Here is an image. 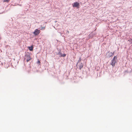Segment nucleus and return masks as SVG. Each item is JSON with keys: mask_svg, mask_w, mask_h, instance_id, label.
Masks as SVG:
<instances>
[{"mask_svg": "<svg viewBox=\"0 0 132 132\" xmlns=\"http://www.w3.org/2000/svg\"><path fill=\"white\" fill-rule=\"evenodd\" d=\"M29 49L30 51H32L33 50V47L32 46H31V47H29Z\"/></svg>", "mask_w": 132, "mask_h": 132, "instance_id": "obj_7", "label": "nucleus"}, {"mask_svg": "<svg viewBox=\"0 0 132 132\" xmlns=\"http://www.w3.org/2000/svg\"><path fill=\"white\" fill-rule=\"evenodd\" d=\"M117 57L116 56H114L113 59V60L112 61L111 64L113 66H114L116 62V60L117 59Z\"/></svg>", "mask_w": 132, "mask_h": 132, "instance_id": "obj_1", "label": "nucleus"}, {"mask_svg": "<svg viewBox=\"0 0 132 132\" xmlns=\"http://www.w3.org/2000/svg\"><path fill=\"white\" fill-rule=\"evenodd\" d=\"M72 6L73 7H77L78 8L79 7V4L77 2H76L72 4Z\"/></svg>", "mask_w": 132, "mask_h": 132, "instance_id": "obj_4", "label": "nucleus"}, {"mask_svg": "<svg viewBox=\"0 0 132 132\" xmlns=\"http://www.w3.org/2000/svg\"><path fill=\"white\" fill-rule=\"evenodd\" d=\"M83 65L82 63H81L80 64L79 66V68L80 69H81L83 67Z\"/></svg>", "mask_w": 132, "mask_h": 132, "instance_id": "obj_6", "label": "nucleus"}, {"mask_svg": "<svg viewBox=\"0 0 132 132\" xmlns=\"http://www.w3.org/2000/svg\"><path fill=\"white\" fill-rule=\"evenodd\" d=\"M66 56V54H63V56Z\"/></svg>", "mask_w": 132, "mask_h": 132, "instance_id": "obj_12", "label": "nucleus"}, {"mask_svg": "<svg viewBox=\"0 0 132 132\" xmlns=\"http://www.w3.org/2000/svg\"><path fill=\"white\" fill-rule=\"evenodd\" d=\"M25 59H26L27 62H28L31 59L30 55L26 54L25 56V57L24 58Z\"/></svg>", "mask_w": 132, "mask_h": 132, "instance_id": "obj_3", "label": "nucleus"}, {"mask_svg": "<svg viewBox=\"0 0 132 132\" xmlns=\"http://www.w3.org/2000/svg\"><path fill=\"white\" fill-rule=\"evenodd\" d=\"M114 53H112L111 52H108L107 54V57H110L111 56H113L114 55Z\"/></svg>", "mask_w": 132, "mask_h": 132, "instance_id": "obj_5", "label": "nucleus"}, {"mask_svg": "<svg viewBox=\"0 0 132 132\" xmlns=\"http://www.w3.org/2000/svg\"><path fill=\"white\" fill-rule=\"evenodd\" d=\"M1 37L0 36V40L1 39Z\"/></svg>", "mask_w": 132, "mask_h": 132, "instance_id": "obj_13", "label": "nucleus"}, {"mask_svg": "<svg viewBox=\"0 0 132 132\" xmlns=\"http://www.w3.org/2000/svg\"><path fill=\"white\" fill-rule=\"evenodd\" d=\"M45 28V26L44 27H41V29L42 30H44Z\"/></svg>", "mask_w": 132, "mask_h": 132, "instance_id": "obj_9", "label": "nucleus"}, {"mask_svg": "<svg viewBox=\"0 0 132 132\" xmlns=\"http://www.w3.org/2000/svg\"><path fill=\"white\" fill-rule=\"evenodd\" d=\"M10 0H3V2H9L10 1Z\"/></svg>", "mask_w": 132, "mask_h": 132, "instance_id": "obj_8", "label": "nucleus"}, {"mask_svg": "<svg viewBox=\"0 0 132 132\" xmlns=\"http://www.w3.org/2000/svg\"><path fill=\"white\" fill-rule=\"evenodd\" d=\"M40 31V30H39L38 29H36L33 32V34L37 36L39 34Z\"/></svg>", "mask_w": 132, "mask_h": 132, "instance_id": "obj_2", "label": "nucleus"}, {"mask_svg": "<svg viewBox=\"0 0 132 132\" xmlns=\"http://www.w3.org/2000/svg\"><path fill=\"white\" fill-rule=\"evenodd\" d=\"M81 61V58L80 57L79 59V60L78 61V63H80V62Z\"/></svg>", "mask_w": 132, "mask_h": 132, "instance_id": "obj_10", "label": "nucleus"}, {"mask_svg": "<svg viewBox=\"0 0 132 132\" xmlns=\"http://www.w3.org/2000/svg\"><path fill=\"white\" fill-rule=\"evenodd\" d=\"M37 63H39V64L40 63V61L39 60L38 61H37Z\"/></svg>", "mask_w": 132, "mask_h": 132, "instance_id": "obj_11", "label": "nucleus"}]
</instances>
